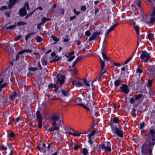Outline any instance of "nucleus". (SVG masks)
Listing matches in <instances>:
<instances>
[{"label":"nucleus","instance_id":"nucleus-1","mask_svg":"<svg viewBox=\"0 0 155 155\" xmlns=\"http://www.w3.org/2000/svg\"><path fill=\"white\" fill-rule=\"evenodd\" d=\"M147 138L146 143L147 145H149L147 147V148H149L147 150L148 153H150L149 155H153L151 154L153 147L151 146H153L155 143V136H149Z\"/></svg>","mask_w":155,"mask_h":155},{"label":"nucleus","instance_id":"nucleus-2","mask_svg":"<svg viewBox=\"0 0 155 155\" xmlns=\"http://www.w3.org/2000/svg\"><path fill=\"white\" fill-rule=\"evenodd\" d=\"M143 21L148 25L153 24L155 21V7H153V12L148 18L147 17H144Z\"/></svg>","mask_w":155,"mask_h":155},{"label":"nucleus","instance_id":"nucleus-3","mask_svg":"<svg viewBox=\"0 0 155 155\" xmlns=\"http://www.w3.org/2000/svg\"><path fill=\"white\" fill-rule=\"evenodd\" d=\"M66 133L72 136H80L81 134H84L87 133V132L76 131L70 127L67 128Z\"/></svg>","mask_w":155,"mask_h":155},{"label":"nucleus","instance_id":"nucleus-4","mask_svg":"<svg viewBox=\"0 0 155 155\" xmlns=\"http://www.w3.org/2000/svg\"><path fill=\"white\" fill-rule=\"evenodd\" d=\"M111 127L112 130L118 136H123L124 132L121 129L117 128V125L114 123L111 124Z\"/></svg>","mask_w":155,"mask_h":155},{"label":"nucleus","instance_id":"nucleus-5","mask_svg":"<svg viewBox=\"0 0 155 155\" xmlns=\"http://www.w3.org/2000/svg\"><path fill=\"white\" fill-rule=\"evenodd\" d=\"M111 143L107 142L104 143L99 145V148L104 150L105 151H111Z\"/></svg>","mask_w":155,"mask_h":155},{"label":"nucleus","instance_id":"nucleus-6","mask_svg":"<svg viewBox=\"0 0 155 155\" xmlns=\"http://www.w3.org/2000/svg\"><path fill=\"white\" fill-rule=\"evenodd\" d=\"M140 58L144 62H147L150 58L148 53L146 51H142L140 55Z\"/></svg>","mask_w":155,"mask_h":155},{"label":"nucleus","instance_id":"nucleus-7","mask_svg":"<svg viewBox=\"0 0 155 155\" xmlns=\"http://www.w3.org/2000/svg\"><path fill=\"white\" fill-rule=\"evenodd\" d=\"M100 62L101 64V71L99 74V78H100L103 74L106 72V70L104 69L105 66L104 62L101 58H100Z\"/></svg>","mask_w":155,"mask_h":155},{"label":"nucleus","instance_id":"nucleus-8","mask_svg":"<svg viewBox=\"0 0 155 155\" xmlns=\"http://www.w3.org/2000/svg\"><path fill=\"white\" fill-rule=\"evenodd\" d=\"M36 117L38 120V127L39 128H41L42 126V119L39 111H38L36 112Z\"/></svg>","mask_w":155,"mask_h":155},{"label":"nucleus","instance_id":"nucleus-9","mask_svg":"<svg viewBox=\"0 0 155 155\" xmlns=\"http://www.w3.org/2000/svg\"><path fill=\"white\" fill-rule=\"evenodd\" d=\"M57 83H59L61 84H64V82L65 78V77L64 76L58 74L57 75Z\"/></svg>","mask_w":155,"mask_h":155},{"label":"nucleus","instance_id":"nucleus-10","mask_svg":"<svg viewBox=\"0 0 155 155\" xmlns=\"http://www.w3.org/2000/svg\"><path fill=\"white\" fill-rule=\"evenodd\" d=\"M130 22L131 25L134 26V28L136 31L137 35L138 38H139L140 36L139 35L140 30L139 26L137 25H136L135 22L133 21L132 20H130Z\"/></svg>","mask_w":155,"mask_h":155},{"label":"nucleus","instance_id":"nucleus-11","mask_svg":"<svg viewBox=\"0 0 155 155\" xmlns=\"http://www.w3.org/2000/svg\"><path fill=\"white\" fill-rule=\"evenodd\" d=\"M52 125H53V127L51 128H46V130L48 132L53 131L55 130H59V128L58 126H57V125L56 123H52Z\"/></svg>","mask_w":155,"mask_h":155},{"label":"nucleus","instance_id":"nucleus-12","mask_svg":"<svg viewBox=\"0 0 155 155\" xmlns=\"http://www.w3.org/2000/svg\"><path fill=\"white\" fill-rule=\"evenodd\" d=\"M121 90L124 93L127 94L128 93L129 91L128 86L126 84H123L120 87Z\"/></svg>","mask_w":155,"mask_h":155},{"label":"nucleus","instance_id":"nucleus-13","mask_svg":"<svg viewBox=\"0 0 155 155\" xmlns=\"http://www.w3.org/2000/svg\"><path fill=\"white\" fill-rule=\"evenodd\" d=\"M19 12L20 16H24L27 14V12L25 8H21Z\"/></svg>","mask_w":155,"mask_h":155},{"label":"nucleus","instance_id":"nucleus-14","mask_svg":"<svg viewBox=\"0 0 155 155\" xmlns=\"http://www.w3.org/2000/svg\"><path fill=\"white\" fill-rule=\"evenodd\" d=\"M73 84L76 87H79L83 86V84L81 83L76 81H74L73 82Z\"/></svg>","mask_w":155,"mask_h":155},{"label":"nucleus","instance_id":"nucleus-15","mask_svg":"<svg viewBox=\"0 0 155 155\" xmlns=\"http://www.w3.org/2000/svg\"><path fill=\"white\" fill-rule=\"evenodd\" d=\"M61 92L62 95L64 97H67L69 95V92L67 90H64L62 89Z\"/></svg>","mask_w":155,"mask_h":155},{"label":"nucleus","instance_id":"nucleus-16","mask_svg":"<svg viewBox=\"0 0 155 155\" xmlns=\"http://www.w3.org/2000/svg\"><path fill=\"white\" fill-rule=\"evenodd\" d=\"M78 105L82 107L84 109H85L86 110H87L89 111H90V109H89V108L90 107V104L89 103H88L87 104L88 107L82 104H78Z\"/></svg>","mask_w":155,"mask_h":155},{"label":"nucleus","instance_id":"nucleus-17","mask_svg":"<svg viewBox=\"0 0 155 155\" xmlns=\"http://www.w3.org/2000/svg\"><path fill=\"white\" fill-rule=\"evenodd\" d=\"M97 32H94L93 33L92 36L89 38V40L91 41L93 40H94L97 38Z\"/></svg>","mask_w":155,"mask_h":155},{"label":"nucleus","instance_id":"nucleus-18","mask_svg":"<svg viewBox=\"0 0 155 155\" xmlns=\"http://www.w3.org/2000/svg\"><path fill=\"white\" fill-rule=\"evenodd\" d=\"M95 141V139L94 136H88V141L89 143L92 144Z\"/></svg>","mask_w":155,"mask_h":155},{"label":"nucleus","instance_id":"nucleus-19","mask_svg":"<svg viewBox=\"0 0 155 155\" xmlns=\"http://www.w3.org/2000/svg\"><path fill=\"white\" fill-rule=\"evenodd\" d=\"M16 0H10L9 1L8 7L11 8L15 3Z\"/></svg>","mask_w":155,"mask_h":155},{"label":"nucleus","instance_id":"nucleus-20","mask_svg":"<svg viewBox=\"0 0 155 155\" xmlns=\"http://www.w3.org/2000/svg\"><path fill=\"white\" fill-rule=\"evenodd\" d=\"M16 0H10L9 1L8 7L11 8L15 3Z\"/></svg>","mask_w":155,"mask_h":155},{"label":"nucleus","instance_id":"nucleus-21","mask_svg":"<svg viewBox=\"0 0 155 155\" xmlns=\"http://www.w3.org/2000/svg\"><path fill=\"white\" fill-rule=\"evenodd\" d=\"M52 123H55L57 121L58 119V116L54 115L52 117Z\"/></svg>","mask_w":155,"mask_h":155},{"label":"nucleus","instance_id":"nucleus-22","mask_svg":"<svg viewBox=\"0 0 155 155\" xmlns=\"http://www.w3.org/2000/svg\"><path fill=\"white\" fill-rule=\"evenodd\" d=\"M101 54L102 56V57L104 59L108 61L109 59V58L106 55L105 52L104 51L102 50L101 51Z\"/></svg>","mask_w":155,"mask_h":155},{"label":"nucleus","instance_id":"nucleus-23","mask_svg":"<svg viewBox=\"0 0 155 155\" xmlns=\"http://www.w3.org/2000/svg\"><path fill=\"white\" fill-rule=\"evenodd\" d=\"M118 25V23H116L113 24L108 29V31L111 32Z\"/></svg>","mask_w":155,"mask_h":155},{"label":"nucleus","instance_id":"nucleus-24","mask_svg":"<svg viewBox=\"0 0 155 155\" xmlns=\"http://www.w3.org/2000/svg\"><path fill=\"white\" fill-rule=\"evenodd\" d=\"M153 79L152 78L149 79L147 81V86L148 87H150L152 84Z\"/></svg>","mask_w":155,"mask_h":155},{"label":"nucleus","instance_id":"nucleus-25","mask_svg":"<svg viewBox=\"0 0 155 155\" xmlns=\"http://www.w3.org/2000/svg\"><path fill=\"white\" fill-rule=\"evenodd\" d=\"M50 20H51L50 19L47 18H45V17H44V18H42V20H41V23H42V24H44V23H45L46 21H50Z\"/></svg>","mask_w":155,"mask_h":155},{"label":"nucleus","instance_id":"nucleus-26","mask_svg":"<svg viewBox=\"0 0 155 155\" xmlns=\"http://www.w3.org/2000/svg\"><path fill=\"white\" fill-rule=\"evenodd\" d=\"M16 96H17L16 93L15 92H14L12 94V95H11L9 97V98L10 99L12 100L13 99L15 98L16 97Z\"/></svg>","mask_w":155,"mask_h":155},{"label":"nucleus","instance_id":"nucleus-27","mask_svg":"<svg viewBox=\"0 0 155 155\" xmlns=\"http://www.w3.org/2000/svg\"><path fill=\"white\" fill-rule=\"evenodd\" d=\"M120 80H117L115 81L114 84L116 87H118L120 84Z\"/></svg>","mask_w":155,"mask_h":155},{"label":"nucleus","instance_id":"nucleus-28","mask_svg":"<svg viewBox=\"0 0 155 155\" xmlns=\"http://www.w3.org/2000/svg\"><path fill=\"white\" fill-rule=\"evenodd\" d=\"M148 37L149 40L151 41L154 38L153 35L152 34H149L147 35Z\"/></svg>","mask_w":155,"mask_h":155},{"label":"nucleus","instance_id":"nucleus-29","mask_svg":"<svg viewBox=\"0 0 155 155\" xmlns=\"http://www.w3.org/2000/svg\"><path fill=\"white\" fill-rule=\"evenodd\" d=\"M2 75L0 77V92L1 91L2 89L3 88L2 87V86H1V84L3 82V78H2V76L3 77L4 76V75H2V74H1Z\"/></svg>","mask_w":155,"mask_h":155},{"label":"nucleus","instance_id":"nucleus-30","mask_svg":"<svg viewBox=\"0 0 155 155\" xmlns=\"http://www.w3.org/2000/svg\"><path fill=\"white\" fill-rule=\"evenodd\" d=\"M35 33H31L28 34H27L25 36V40L26 41H27L28 38L30 37L31 35L35 34Z\"/></svg>","mask_w":155,"mask_h":155},{"label":"nucleus","instance_id":"nucleus-31","mask_svg":"<svg viewBox=\"0 0 155 155\" xmlns=\"http://www.w3.org/2000/svg\"><path fill=\"white\" fill-rule=\"evenodd\" d=\"M16 26V23H15V25H11L8 27H6V29L7 30L12 29L14 28Z\"/></svg>","mask_w":155,"mask_h":155},{"label":"nucleus","instance_id":"nucleus-32","mask_svg":"<svg viewBox=\"0 0 155 155\" xmlns=\"http://www.w3.org/2000/svg\"><path fill=\"white\" fill-rule=\"evenodd\" d=\"M119 120V119L117 117H114L113 119V122H112L111 123V124L112 123H114V124H115L114 123H117L118 122Z\"/></svg>","mask_w":155,"mask_h":155},{"label":"nucleus","instance_id":"nucleus-33","mask_svg":"<svg viewBox=\"0 0 155 155\" xmlns=\"http://www.w3.org/2000/svg\"><path fill=\"white\" fill-rule=\"evenodd\" d=\"M82 152L83 154L86 155L87 153V150L86 148H84L83 149Z\"/></svg>","mask_w":155,"mask_h":155},{"label":"nucleus","instance_id":"nucleus-34","mask_svg":"<svg viewBox=\"0 0 155 155\" xmlns=\"http://www.w3.org/2000/svg\"><path fill=\"white\" fill-rule=\"evenodd\" d=\"M17 25L19 26L23 25H25L26 24V23L25 22H24L23 21H20L18 22L17 23Z\"/></svg>","mask_w":155,"mask_h":155},{"label":"nucleus","instance_id":"nucleus-35","mask_svg":"<svg viewBox=\"0 0 155 155\" xmlns=\"http://www.w3.org/2000/svg\"><path fill=\"white\" fill-rule=\"evenodd\" d=\"M51 38L53 40L56 41H58L59 40V39L57 37H55L54 35L51 36Z\"/></svg>","mask_w":155,"mask_h":155},{"label":"nucleus","instance_id":"nucleus-36","mask_svg":"<svg viewBox=\"0 0 155 155\" xmlns=\"http://www.w3.org/2000/svg\"><path fill=\"white\" fill-rule=\"evenodd\" d=\"M142 95L140 94H138L137 95H136L135 96V99L136 100H137L141 97Z\"/></svg>","mask_w":155,"mask_h":155},{"label":"nucleus","instance_id":"nucleus-37","mask_svg":"<svg viewBox=\"0 0 155 155\" xmlns=\"http://www.w3.org/2000/svg\"><path fill=\"white\" fill-rule=\"evenodd\" d=\"M37 147V149H38L41 152L44 151V152H45L46 151L45 150V149H44V148H41L40 147Z\"/></svg>","mask_w":155,"mask_h":155},{"label":"nucleus","instance_id":"nucleus-38","mask_svg":"<svg viewBox=\"0 0 155 155\" xmlns=\"http://www.w3.org/2000/svg\"><path fill=\"white\" fill-rule=\"evenodd\" d=\"M83 81L85 85L88 86H90V84H88V82L85 79H84L83 80Z\"/></svg>","mask_w":155,"mask_h":155},{"label":"nucleus","instance_id":"nucleus-39","mask_svg":"<svg viewBox=\"0 0 155 155\" xmlns=\"http://www.w3.org/2000/svg\"><path fill=\"white\" fill-rule=\"evenodd\" d=\"M75 58V56H71L68 59V61H72L74 58Z\"/></svg>","mask_w":155,"mask_h":155},{"label":"nucleus","instance_id":"nucleus-40","mask_svg":"<svg viewBox=\"0 0 155 155\" xmlns=\"http://www.w3.org/2000/svg\"><path fill=\"white\" fill-rule=\"evenodd\" d=\"M143 71L141 70L139 67L137 69V72L139 73H141L143 72Z\"/></svg>","mask_w":155,"mask_h":155},{"label":"nucleus","instance_id":"nucleus-41","mask_svg":"<svg viewBox=\"0 0 155 155\" xmlns=\"http://www.w3.org/2000/svg\"><path fill=\"white\" fill-rule=\"evenodd\" d=\"M36 40L38 42H40L42 40V38L41 37H38L37 38Z\"/></svg>","mask_w":155,"mask_h":155},{"label":"nucleus","instance_id":"nucleus-42","mask_svg":"<svg viewBox=\"0 0 155 155\" xmlns=\"http://www.w3.org/2000/svg\"><path fill=\"white\" fill-rule=\"evenodd\" d=\"M30 71H35L37 70V69L36 68L30 67L28 69Z\"/></svg>","mask_w":155,"mask_h":155},{"label":"nucleus","instance_id":"nucleus-43","mask_svg":"<svg viewBox=\"0 0 155 155\" xmlns=\"http://www.w3.org/2000/svg\"><path fill=\"white\" fill-rule=\"evenodd\" d=\"M132 57H131L127 60L124 62V64H127L132 59Z\"/></svg>","mask_w":155,"mask_h":155},{"label":"nucleus","instance_id":"nucleus-44","mask_svg":"<svg viewBox=\"0 0 155 155\" xmlns=\"http://www.w3.org/2000/svg\"><path fill=\"white\" fill-rule=\"evenodd\" d=\"M21 35H18L16 38H15V39L14 41H18L19 39L21 38Z\"/></svg>","mask_w":155,"mask_h":155},{"label":"nucleus","instance_id":"nucleus-45","mask_svg":"<svg viewBox=\"0 0 155 155\" xmlns=\"http://www.w3.org/2000/svg\"><path fill=\"white\" fill-rule=\"evenodd\" d=\"M95 133V131L94 130H93L89 134V136H93Z\"/></svg>","mask_w":155,"mask_h":155},{"label":"nucleus","instance_id":"nucleus-46","mask_svg":"<svg viewBox=\"0 0 155 155\" xmlns=\"http://www.w3.org/2000/svg\"><path fill=\"white\" fill-rule=\"evenodd\" d=\"M41 63L42 65H46L47 64V62L45 60H41Z\"/></svg>","mask_w":155,"mask_h":155},{"label":"nucleus","instance_id":"nucleus-47","mask_svg":"<svg viewBox=\"0 0 155 155\" xmlns=\"http://www.w3.org/2000/svg\"><path fill=\"white\" fill-rule=\"evenodd\" d=\"M60 13L62 14L63 15L64 13V9L63 8H61L60 10Z\"/></svg>","mask_w":155,"mask_h":155},{"label":"nucleus","instance_id":"nucleus-48","mask_svg":"<svg viewBox=\"0 0 155 155\" xmlns=\"http://www.w3.org/2000/svg\"><path fill=\"white\" fill-rule=\"evenodd\" d=\"M82 57L79 56L75 60L77 62L80 61L82 59Z\"/></svg>","mask_w":155,"mask_h":155},{"label":"nucleus","instance_id":"nucleus-49","mask_svg":"<svg viewBox=\"0 0 155 155\" xmlns=\"http://www.w3.org/2000/svg\"><path fill=\"white\" fill-rule=\"evenodd\" d=\"M1 149L2 150H7V148L6 147L2 145V146Z\"/></svg>","mask_w":155,"mask_h":155},{"label":"nucleus","instance_id":"nucleus-50","mask_svg":"<svg viewBox=\"0 0 155 155\" xmlns=\"http://www.w3.org/2000/svg\"><path fill=\"white\" fill-rule=\"evenodd\" d=\"M25 52V50H24L21 51H20L18 53V55H20V54H22Z\"/></svg>","mask_w":155,"mask_h":155},{"label":"nucleus","instance_id":"nucleus-51","mask_svg":"<svg viewBox=\"0 0 155 155\" xmlns=\"http://www.w3.org/2000/svg\"><path fill=\"white\" fill-rule=\"evenodd\" d=\"M150 132L151 134L152 135H154L155 134V132L154 130H153V129H151V130H150Z\"/></svg>","mask_w":155,"mask_h":155},{"label":"nucleus","instance_id":"nucleus-52","mask_svg":"<svg viewBox=\"0 0 155 155\" xmlns=\"http://www.w3.org/2000/svg\"><path fill=\"white\" fill-rule=\"evenodd\" d=\"M85 35L87 36H89L90 35V32L89 31H87L85 32Z\"/></svg>","mask_w":155,"mask_h":155},{"label":"nucleus","instance_id":"nucleus-53","mask_svg":"<svg viewBox=\"0 0 155 155\" xmlns=\"http://www.w3.org/2000/svg\"><path fill=\"white\" fill-rule=\"evenodd\" d=\"M134 101H135V100L134 98H131L130 99V103H131V104L133 103L134 102Z\"/></svg>","mask_w":155,"mask_h":155},{"label":"nucleus","instance_id":"nucleus-54","mask_svg":"<svg viewBox=\"0 0 155 155\" xmlns=\"http://www.w3.org/2000/svg\"><path fill=\"white\" fill-rule=\"evenodd\" d=\"M42 24L41 23H39L38 25L37 28L38 29H40V28L41 27V26L42 25Z\"/></svg>","mask_w":155,"mask_h":155},{"label":"nucleus","instance_id":"nucleus-55","mask_svg":"<svg viewBox=\"0 0 155 155\" xmlns=\"http://www.w3.org/2000/svg\"><path fill=\"white\" fill-rule=\"evenodd\" d=\"M81 9L83 11H84L86 9V7L85 6H83L81 7Z\"/></svg>","mask_w":155,"mask_h":155},{"label":"nucleus","instance_id":"nucleus-56","mask_svg":"<svg viewBox=\"0 0 155 155\" xmlns=\"http://www.w3.org/2000/svg\"><path fill=\"white\" fill-rule=\"evenodd\" d=\"M7 9V7L6 6H3L1 7L0 8V10H3Z\"/></svg>","mask_w":155,"mask_h":155},{"label":"nucleus","instance_id":"nucleus-57","mask_svg":"<svg viewBox=\"0 0 155 155\" xmlns=\"http://www.w3.org/2000/svg\"><path fill=\"white\" fill-rule=\"evenodd\" d=\"M144 125V123H142L141 124H140V126L139 127V128L140 129H142Z\"/></svg>","mask_w":155,"mask_h":155},{"label":"nucleus","instance_id":"nucleus-58","mask_svg":"<svg viewBox=\"0 0 155 155\" xmlns=\"http://www.w3.org/2000/svg\"><path fill=\"white\" fill-rule=\"evenodd\" d=\"M132 139L133 141H134L135 142H137L138 141V139L137 138H134V137H132Z\"/></svg>","mask_w":155,"mask_h":155},{"label":"nucleus","instance_id":"nucleus-59","mask_svg":"<svg viewBox=\"0 0 155 155\" xmlns=\"http://www.w3.org/2000/svg\"><path fill=\"white\" fill-rule=\"evenodd\" d=\"M113 65L116 66H120V64L119 63H113Z\"/></svg>","mask_w":155,"mask_h":155},{"label":"nucleus","instance_id":"nucleus-60","mask_svg":"<svg viewBox=\"0 0 155 155\" xmlns=\"http://www.w3.org/2000/svg\"><path fill=\"white\" fill-rule=\"evenodd\" d=\"M77 62L75 60L74 61H73V62L72 67H74L76 65Z\"/></svg>","mask_w":155,"mask_h":155},{"label":"nucleus","instance_id":"nucleus-61","mask_svg":"<svg viewBox=\"0 0 155 155\" xmlns=\"http://www.w3.org/2000/svg\"><path fill=\"white\" fill-rule=\"evenodd\" d=\"M14 133L13 132H11L8 134V136H14Z\"/></svg>","mask_w":155,"mask_h":155},{"label":"nucleus","instance_id":"nucleus-62","mask_svg":"<svg viewBox=\"0 0 155 155\" xmlns=\"http://www.w3.org/2000/svg\"><path fill=\"white\" fill-rule=\"evenodd\" d=\"M25 52L30 53L31 52V50L26 49L25 50Z\"/></svg>","mask_w":155,"mask_h":155},{"label":"nucleus","instance_id":"nucleus-63","mask_svg":"<svg viewBox=\"0 0 155 155\" xmlns=\"http://www.w3.org/2000/svg\"><path fill=\"white\" fill-rule=\"evenodd\" d=\"M75 18H76V17L75 16H71V17H70V21L72 20H73L74 19H75Z\"/></svg>","mask_w":155,"mask_h":155},{"label":"nucleus","instance_id":"nucleus-64","mask_svg":"<svg viewBox=\"0 0 155 155\" xmlns=\"http://www.w3.org/2000/svg\"><path fill=\"white\" fill-rule=\"evenodd\" d=\"M137 5L139 7H140V5H141V3L140 1L139 0L138 1V3H137Z\"/></svg>","mask_w":155,"mask_h":155}]
</instances>
